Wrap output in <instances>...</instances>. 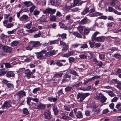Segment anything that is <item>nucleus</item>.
Instances as JSON below:
<instances>
[{
    "label": "nucleus",
    "instance_id": "c756f323",
    "mask_svg": "<svg viewBox=\"0 0 121 121\" xmlns=\"http://www.w3.org/2000/svg\"><path fill=\"white\" fill-rule=\"evenodd\" d=\"M73 35L78 37L81 38H82V36L77 32H74L73 33Z\"/></svg>",
    "mask_w": 121,
    "mask_h": 121
},
{
    "label": "nucleus",
    "instance_id": "2f4dec72",
    "mask_svg": "<svg viewBox=\"0 0 121 121\" xmlns=\"http://www.w3.org/2000/svg\"><path fill=\"white\" fill-rule=\"evenodd\" d=\"M99 33V32L98 31H96L94 33L93 35L92 36V41H93V39H95V38H97L96 37V36Z\"/></svg>",
    "mask_w": 121,
    "mask_h": 121
},
{
    "label": "nucleus",
    "instance_id": "a19ab883",
    "mask_svg": "<svg viewBox=\"0 0 121 121\" xmlns=\"http://www.w3.org/2000/svg\"><path fill=\"white\" fill-rule=\"evenodd\" d=\"M86 18H84L80 22V23L81 24H83L86 23Z\"/></svg>",
    "mask_w": 121,
    "mask_h": 121
},
{
    "label": "nucleus",
    "instance_id": "680f3d73",
    "mask_svg": "<svg viewBox=\"0 0 121 121\" xmlns=\"http://www.w3.org/2000/svg\"><path fill=\"white\" fill-rule=\"evenodd\" d=\"M6 67L8 68H9L11 67V65L9 63H6L4 64Z\"/></svg>",
    "mask_w": 121,
    "mask_h": 121
},
{
    "label": "nucleus",
    "instance_id": "4468645a",
    "mask_svg": "<svg viewBox=\"0 0 121 121\" xmlns=\"http://www.w3.org/2000/svg\"><path fill=\"white\" fill-rule=\"evenodd\" d=\"M73 54L74 53L73 51H69L66 53L64 54H63V56L65 57H68L70 56L73 55Z\"/></svg>",
    "mask_w": 121,
    "mask_h": 121
},
{
    "label": "nucleus",
    "instance_id": "9d476101",
    "mask_svg": "<svg viewBox=\"0 0 121 121\" xmlns=\"http://www.w3.org/2000/svg\"><path fill=\"white\" fill-rule=\"evenodd\" d=\"M23 4L25 5L27 7H31V8H35V7L33 3L30 1H25L23 2Z\"/></svg>",
    "mask_w": 121,
    "mask_h": 121
},
{
    "label": "nucleus",
    "instance_id": "79ce46f5",
    "mask_svg": "<svg viewBox=\"0 0 121 121\" xmlns=\"http://www.w3.org/2000/svg\"><path fill=\"white\" fill-rule=\"evenodd\" d=\"M80 45H82L80 47V48H81L84 49L85 48H87V44L85 43H84L83 44H81Z\"/></svg>",
    "mask_w": 121,
    "mask_h": 121
},
{
    "label": "nucleus",
    "instance_id": "4be33fe9",
    "mask_svg": "<svg viewBox=\"0 0 121 121\" xmlns=\"http://www.w3.org/2000/svg\"><path fill=\"white\" fill-rule=\"evenodd\" d=\"M37 28L34 27L30 29L26 30V31L30 33H32L35 31H37Z\"/></svg>",
    "mask_w": 121,
    "mask_h": 121
},
{
    "label": "nucleus",
    "instance_id": "f03ea898",
    "mask_svg": "<svg viewBox=\"0 0 121 121\" xmlns=\"http://www.w3.org/2000/svg\"><path fill=\"white\" fill-rule=\"evenodd\" d=\"M35 72V69L32 70V72L29 69H27L25 71V73L27 78L29 79L30 78H34L35 76L32 75Z\"/></svg>",
    "mask_w": 121,
    "mask_h": 121
},
{
    "label": "nucleus",
    "instance_id": "a878e982",
    "mask_svg": "<svg viewBox=\"0 0 121 121\" xmlns=\"http://www.w3.org/2000/svg\"><path fill=\"white\" fill-rule=\"evenodd\" d=\"M69 73L75 76H78V73L76 71L74 70H70V71Z\"/></svg>",
    "mask_w": 121,
    "mask_h": 121
},
{
    "label": "nucleus",
    "instance_id": "6ab92c4d",
    "mask_svg": "<svg viewBox=\"0 0 121 121\" xmlns=\"http://www.w3.org/2000/svg\"><path fill=\"white\" fill-rule=\"evenodd\" d=\"M108 10L110 12H112L113 11V12L115 14L119 15H121V12H118L115 9L113 10L112 8H108Z\"/></svg>",
    "mask_w": 121,
    "mask_h": 121
},
{
    "label": "nucleus",
    "instance_id": "4c0bfd02",
    "mask_svg": "<svg viewBox=\"0 0 121 121\" xmlns=\"http://www.w3.org/2000/svg\"><path fill=\"white\" fill-rule=\"evenodd\" d=\"M89 44L91 47L93 48L94 46L95 42H91L90 41H89Z\"/></svg>",
    "mask_w": 121,
    "mask_h": 121
},
{
    "label": "nucleus",
    "instance_id": "72a5a7b5",
    "mask_svg": "<svg viewBox=\"0 0 121 121\" xmlns=\"http://www.w3.org/2000/svg\"><path fill=\"white\" fill-rule=\"evenodd\" d=\"M68 59L69 62L71 63L74 62L75 60V58L73 57H69L68 58Z\"/></svg>",
    "mask_w": 121,
    "mask_h": 121
},
{
    "label": "nucleus",
    "instance_id": "37998d69",
    "mask_svg": "<svg viewBox=\"0 0 121 121\" xmlns=\"http://www.w3.org/2000/svg\"><path fill=\"white\" fill-rule=\"evenodd\" d=\"M56 18L54 16L51 17L50 19V20L52 21H55L56 20Z\"/></svg>",
    "mask_w": 121,
    "mask_h": 121
},
{
    "label": "nucleus",
    "instance_id": "e433bc0d",
    "mask_svg": "<svg viewBox=\"0 0 121 121\" xmlns=\"http://www.w3.org/2000/svg\"><path fill=\"white\" fill-rule=\"evenodd\" d=\"M100 76H95L92 77V78H90V79H88V81L90 82L91 81L94 80L95 79L97 78H100Z\"/></svg>",
    "mask_w": 121,
    "mask_h": 121
},
{
    "label": "nucleus",
    "instance_id": "f257e3e1",
    "mask_svg": "<svg viewBox=\"0 0 121 121\" xmlns=\"http://www.w3.org/2000/svg\"><path fill=\"white\" fill-rule=\"evenodd\" d=\"M89 94V93H78L76 96L78 101L79 102H82Z\"/></svg>",
    "mask_w": 121,
    "mask_h": 121
},
{
    "label": "nucleus",
    "instance_id": "ddd939ff",
    "mask_svg": "<svg viewBox=\"0 0 121 121\" xmlns=\"http://www.w3.org/2000/svg\"><path fill=\"white\" fill-rule=\"evenodd\" d=\"M31 43L33 47H39L40 44V42L39 41L32 42Z\"/></svg>",
    "mask_w": 121,
    "mask_h": 121
},
{
    "label": "nucleus",
    "instance_id": "6e6552de",
    "mask_svg": "<svg viewBox=\"0 0 121 121\" xmlns=\"http://www.w3.org/2000/svg\"><path fill=\"white\" fill-rule=\"evenodd\" d=\"M11 104L12 102L10 101H6L2 105V107L3 108H5V107L8 108L11 106Z\"/></svg>",
    "mask_w": 121,
    "mask_h": 121
},
{
    "label": "nucleus",
    "instance_id": "7c9ffc66",
    "mask_svg": "<svg viewBox=\"0 0 121 121\" xmlns=\"http://www.w3.org/2000/svg\"><path fill=\"white\" fill-rule=\"evenodd\" d=\"M78 29L79 32L80 33H82L83 30V28L82 26H80L78 27Z\"/></svg>",
    "mask_w": 121,
    "mask_h": 121
},
{
    "label": "nucleus",
    "instance_id": "de8ad7c7",
    "mask_svg": "<svg viewBox=\"0 0 121 121\" xmlns=\"http://www.w3.org/2000/svg\"><path fill=\"white\" fill-rule=\"evenodd\" d=\"M80 58L82 59H86L87 58L86 56L84 54H82L79 55Z\"/></svg>",
    "mask_w": 121,
    "mask_h": 121
},
{
    "label": "nucleus",
    "instance_id": "bf43d9fd",
    "mask_svg": "<svg viewBox=\"0 0 121 121\" xmlns=\"http://www.w3.org/2000/svg\"><path fill=\"white\" fill-rule=\"evenodd\" d=\"M17 59V58L16 57H12L10 60L9 62L10 63H12V62L14 61Z\"/></svg>",
    "mask_w": 121,
    "mask_h": 121
},
{
    "label": "nucleus",
    "instance_id": "052dcab7",
    "mask_svg": "<svg viewBox=\"0 0 121 121\" xmlns=\"http://www.w3.org/2000/svg\"><path fill=\"white\" fill-rule=\"evenodd\" d=\"M118 98L117 97H115L113 99L111 100V101L112 102H116L118 99Z\"/></svg>",
    "mask_w": 121,
    "mask_h": 121
},
{
    "label": "nucleus",
    "instance_id": "393cba45",
    "mask_svg": "<svg viewBox=\"0 0 121 121\" xmlns=\"http://www.w3.org/2000/svg\"><path fill=\"white\" fill-rule=\"evenodd\" d=\"M53 110L55 115H57L59 112L57 110V107L55 106H53Z\"/></svg>",
    "mask_w": 121,
    "mask_h": 121
},
{
    "label": "nucleus",
    "instance_id": "58836bf2",
    "mask_svg": "<svg viewBox=\"0 0 121 121\" xmlns=\"http://www.w3.org/2000/svg\"><path fill=\"white\" fill-rule=\"evenodd\" d=\"M72 88L71 87L68 86L65 88V90L66 92H68L70 91Z\"/></svg>",
    "mask_w": 121,
    "mask_h": 121
},
{
    "label": "nucleus",
    "instance_id": "774afa93",
    "mask_svg": "<svg viewBox=\"0 0 121 121\" xmlns=\"http://www.w3.org/2000/svg\"><path fill=\"white\" fill-rule=\"evenodd\" d=\"M51 56L54 55L56 53V51L55 50H53L51 51L50 52Z\"/></svg>",
    "mask_w": 121,
    "mask_h": 121
},
{
    "label": "nucleus",
    "instance_id": "473e14b6",
    "mask_svg": "<svg viewBox=\"0 0 121 121\" xmlns=\"http://www.w3.org/2000/svg\"><path fill=\"white\" fill-rule=\"evenodd\" d=\"M31 23V22H30V23L26 24L25 26V27L28 29H30L31 28L32 25Z\"/></svg>",
    "mask_w": 121,
    "mask_h": 121
},
{
    "label": "nucleus",
    "instance_id": "c9c22d12",
    "mask_svg": "<svg viewBox=\"0 0 121 121\" xmlns=\"http://www.w3.org/2000/svg\"><path fill=\"white\" fill-rule=\"evenodd\" d=\"M99 57L100 59H104L105 58V55L104 54H100L99 55Z\"/></svg>",
    "mask_w": 121,
    "mask_h": 121
},
{
    "label": "nucleus",
    "instance_id": "cd10ccee",
    "mask_svg": "<svg viewBox=\"0 0 121 121\" xmlns=\"http://www.w3.org/2000/svg\"><path fill=\"white\" fill-rule=\"evenodd\" d=\"M62 74L63 73L56 74L53 77V78H60L62 76Z\"/></svg>",
    "mask_w": 121,
    "mask_h": 121
},
{
    "label": "nucleus",
    "instance_id": "1a4fd4ad",
    "mask_svg": "<svg viewBox=\"0 0 121 121\" xmlns=\"http://www.w3.org/2000/svg\"><path fill=\"white\" fill-rule=\"evenodd\" d=\"M4 51L7 53H10L12 51V48L7 46H4L2 47Z\"/></svg>",
    "mask_w": 121,
    "mask_h": 121
},
{
    "label": "nucleus",
    "instance_id": "69168bd1",
    "mask_svg": "<svg viewBox=\"0 0 121 121\" xmlns=\"http://www.w3.org/2000/svg\"><path fill=\"white\" fill-rule=\"evenodd\" d=\"M60 45H62L63 46L65 45L66 44V43H65V42H64L63 41H60Z\"/></svg>",
    "mask_w": 121,
    "mask_h": 121
},
{
    "label": "nucleus",
    "instance_id": "b1692460",
    "mask_svg": "<svg viewBox=\"0 0 121 121\" xmlns=\"http://www.w3.org/2000/svg\"><path fill=\"white\" fill-rule=\"evenodd\" d=\"M116 108L118 111H121V103H118L116 106Z\"/></svg>",
    "mask_w": 121,
    "mask_h": 121
},
{
    "label": "nucleus",
    "instance_id": "5fc2aeb1",
    "mask_svg": "<svg viewBox=\"0 0 121 121\" xmlns=\"http://www.w3.org/2000/svg\"><path fill=\"white\" fill-rule=\"evenodd\" d=\"M40 13L39 11L37 10H35L34 12V14L35 15H38Z\"/></svg>",
    "mask_w": 121,
    "mask_h": 121
},
{
    "label": "nucleus",
    "instance_id": "f3484780",
    "mask_svg": "<svg viewBox=\"0 0 121 121\" xmlns=\"http://www.w3.org/2000/svg\"><path fill=\"white\" fill-rule=\"evenodd\" d=\"M75 115L77 118H82L83 116L81 111H78L77 113H75Z\"/></svg>",
    "mask_w": 121,
    "mask_h": 121
},
{
    "label": "nucleus",
    "instance_id": "dca6fc26",
    "mask_svg": "<svg viewBox=\"0 0 121 121\" xmlns=\"http://www.w3.org/2000/svg\"><path fill=\"white\" fill-rule=\"evenodd\" d=\"M101 97V102L102 103L105 102L107 99V98L102 94H101L100 95Z\"/></svg>",
    "mask_w": 121,
    "mask_h": 121
},
{
    "label": "nucleus",
    "instance_id": "423d86ee",
    "mask_svg": "<svg viewBox=\"0 0 121 121\" xmlns=\"http://www.w3.org/2000/svg\"><path fill=\"white\" fill-rule=\"evenodd\" d=\"M43 115L44 118L47 120H49L52 117L51 112L50 110H47L43 113Z\"/></svg>",
    "mask_w": 121,
    "mask_h": 121
},
{
    "label": "nucleus",
    "instance_id": "412c9836",
    "mask_svg": "<svg viewBox=\"0 0 121 121\" xmlns=\"http://www.w3.org/2000/svg\"><path fill=\"white\" fill-rule=\"evenodd\" d=\"M102 15V14L101 13L98 12H96L95 13H92L90 15V16L91 17H94L97 16H101Z\"/></svg>",
    "mask_w": 121,
    "mask_h": 121
},
{
    "label": "nucleus",
    "instance_id": "aec40b11",
    "mask_svg": "<svg viewBox=\"0 0 121 121\" xmlns=\"http://www.w3.org/2000/svg\"><path fill=\"white\" fill-rule=\"evenodd\" d=\"M14 75V72L11 71L8 72L6 74L7 77H13Z\"/></svg>",
    "mask_w": 121,
    "mask_h": 121
},
{
    "label": "nucleus",
    "instance_id": "3c124183",
    "mask_svg": "<svg viewBox=\"0 0 121 121\" xmlns=\"http://www.w3.org/2000/svg\"><path fill=\"white\" fill-rule=\"evenodd\" d=\"M73 111H71L69 114L70 117H72L73 118H75V116L73 115Z\"/></svg>",
    "mask_w": 121,
    "mask_h": 121
},
{
    "label": "nucleus",
    "instance_id": "603ef678",
    "mask_svg": "<svg viewBox=\"0 0 121 121\" xmlns=\"http://www.w3.org/2000/svg\"><path fill=\"white\" fill-rule=\"evenodd\" d=\"M108 95L111 97L114 96H115V94L112 91H110L108 93Z\"/></svg>",
    "mask_w": 121,
    "mask_h": 121
},
{
    "label": "nucleus",
    "instance_id": "f8f14e48",
    "mask_svg": "<svg viewBox=\"0 0 121 121\" xmlns=\"http://www.w3.org/2000/svg\"><path fill=\"white\" fill-rule=\"evenodd\" d=\"M105 37L104 36H100L97 37L95 39H93V41L95 40L99 42H101L104 41Z\"/></svg>",
    "mask_w": 121,
    "mask_h": 121
},
{
    "label": "nucleus",
    "instance_id": "13d9d810",
    "mask_svg": "<svg viewBox=\"0 0 121 121\" xmlns=\"http://www.w3.org/2000/svg\"><path fill=\"white\" fill-rule=\"evenodd\" d=\"M64 109L65 110L67 111H69L70 110V108L66 106H64Z\"/></svg>",
    "mask_w": 121,
    "mask_h": 121
},
{
    "label": "nucleus",
    "instance_id": "a18cd8bd",
    "mask_svg": "<svg viewBox=\"0 0 121 121\" xmlns=\"http://www.w3.org/2000/svg\"><path fill=\"white\" fill-rule=\"evenodd\" d=\"M41 35V33L40 32H39V33L38 34H35L34 36V37L35 38H36L39 37Z\"/></svg>",
    "mask_w": 121,
    "mask_h": 121
},
{
    "label": "nucleus",
    "instance_id": "7ed1b4c3",
    "mask_svg": "<svg viewBox=\"0 0 121 121\" xmlns=\"http://www.w3.org/2000/svg\"><path fill=\"white\" fill-rule=\"evenodd\" d=\"M17 96V99L18 101H20L22 97L26 96V93L25 92L22 91H20L18 92L16 94Z\"/></svg>",
    "mask_w": 121,
    "mask_h": 121
},
{
    "label": "nucleus",
    "instance_id": "864d4df0",
    "mask_svg": "<svg viewBox=\"0 0 121 121\" xmlns=\"http://www.w3.org/2000/svg\"><path fill=\"white\" fill-rule=\"evenodd\" d=\"M90 32V31L89 30L86 29L84 30V34L85 35H87Z\"/></svg>",
    "mask_w": 121,
    "mask_h": 121
},
{
    "label": "nucleus",
    "instance_id": "ea45409f",
    "mask_svg": "<svg viewBox=\"0 0 121 121\" xmlns=\"http://www.w3.org/2000/svg\"><path fill=\"white\" fill-rule=\"evenodd\" d=\"M23 113L24 114L27 115L29 113L27 109L26 108H24L23 109Z\"/></svg>",
    "mask_w": 121,
    "mask_h": 121
},
{
    "label": "nucleus",
    "instance_id": "49530a36",
    "mask_svg": "<svg viewBox=\"0 0 121 121\" xmlns=\"http://www.w3.org/2000/svg\"><path fill=\"white\" fill-rule=\"evenodd\" d=\"M68 46L66 44L65 45L63 46V48L62 49V50L63 51H65L67 50L68 48Z\"/></svg>",
    "mask_w": 121,
    "mask_h": 121
},
{
    "label": "nucleus",
    "instance_id": "09e8293b",
    "mask_svg": "<svg viewBox=\"0 0 121 121\" xmlns=\"http://www.w3.org/2000/svg\"><path fill=\"white\" fill-rule=\"evenodd\" d=\"M59 25L60 28H65L66 27V26L63 23L60 22V23Z\"/></svg>",
    "mask_w": 121,
    "mask_h": 121
},
{
    "label": "nucleus",
    "instance_id": "5701e85b",
    "mask_svg": "<svg viewBox=\"0 0 121 121\" xmlns=\"http://www.w3.org/2000/svg\"><path fill=\"white\" fill-rule=\"evenodd\" d=\"M18 41H14L12 42L11 43V46L12 47H14L17 46L19 43Z\"/></svg>",
    "mask_w": 121,
    "mask_h": 121
},
{
    "label": "nucleus",
    "instance_id": "bb28decb",
    "mask_svg": "<svg viewBox=\"0 0 121 121\" xmlns=\"http://www.w3.org/2000/svg\"><path fill=\"white\" fill-rule=\"evenodd\" d=\"M39 109H44L45 108L46 106L44 104H39Z\"/></svg>",
    "mask_w": 121,
    "mask_h": 121
},
{
    "label": "nucleus",
    "instance_id": "4d7b16f0",
    "mask_svg": "<svg viewBox=\"0 0 121 121\" xmlns=\"http://www.w3.org/2000/svg\"><path fill=\"white\" fill-rule=\"evenodd\" d=\"M13 26V23H9L7 24L6 26V27L7 28H10Z\"/></svg>",
    "mask_w": 121,
    "mask_h": 121
},
{
    "label": "nucleus",
    "instance_id": "20e7f679",
    "mask_svg": "<svg viewBox=\"0 0 121 121\" xmlns=\"http://www.w3.org/2000/svg\"><path fill=\"white\" fill-rule=\"evenodd\" d=\"M3 82L6 85V88L9 90H13L14 87L13 85L9 82V81L5 80H4L3 81Z\"/></svg>",
    "mask_w": 121,
    "mask_h": 121
},
{
    "label": "nucleus",
    "instance_id": "338daca9",
    "mask_svg": "<svg viewBox=\"0 0 121 121\" xmlns=\"http://www.w3.org/2000/svg\"><path fill=\"white\" fill-rule=\"evenodd\" d=\"M51 26L52 28L54 29H55L56 26L55 23H53L51 24Z\"/></svg>",
    "mask_w": 121,
    "mask_h": 121
},
{
    "label": "nucleus",
    "instance_id": "39448f33",
    "mask_svg": "<svg viewBox=\"0 0 121 121\" xmlns=\"http://www.w3.org/2000/svg\"><path fill=\"white\" fill-rule=\"evenodd\" d=\"M56 11V10L55 9H52L51 8H48L43 11V13L44 14H49L50 13L51 15L53 14Z\"/></svg>",
    "mask_w": 121,
    "mask_h": 121
},
{
    "label": "nucleus",
    "instance_id": "f704fd0d",
    "mask_svg": "<svg viewBox=\"0 0 121 121\" xmlns=\"http://www.w3.org/2000/svg\"><path fill=\"white\" fill-rule=\"evenodd\" d=\"M80 45V44H79L76 43L72 44L71 45V46L73 48H78L79 46V45Z\"/></svg>",
    "mask_w": 121,
    "mask_h": 121
},
{
    "label": "nucleus",
    "instance_id": "c85d7f7f",
    "mask_svg": "<svg viewBox=\"0 0 121 121\" xmlns=\"http://www.w3.org/2000/svg\"><path fill=\"white\" fill-rule=\"evenodd\" d=\"M101 94H102L101 93H99L98 94V95H95L94 96L95 99L97 100L100 99L101 97L100 96Z\"/></svg>",
    "mask_w": 121,
    "mask_h": 121
},
{
    "label": "nucleus",
    "instance_id": "a211bd4d",
    "mask_svg": "<svg viewBox=\"0 0 121 121\" xmlns=\"http://www.w3.org/2000/svg\"><path fill=\"white\" fill-rule=\"evenodd\" d=\"M113 83L117 84L116 87L118 88V86H121V81H119L116 79H113Z\"/></svg>",
    "mask_w": 121,
    "mask_h": 121
},
{
    "label": "nucleus",
    "instance_id": "6e6d98bb",
    "mask_svg": "<svg viewBox=\"0 0 121 121\" xmlns=\"http://www.w3.org/2000/svg\"><path fill=\"white\" fill-rule=\"evenodd\" d=\"M40 88H35L34 89L33 91V93L35 94L36 93V92L40 90Z\"/></svg>",
    "mask_w": 121,
    "mask_h": 121
},
{
    "label": "nucleus",
    "instance_id": "2eb2a0df",
    "mask_svg": "<svg viewBox=\"0 0 121 121\" xmlns=\"http://www.w3.org/2000/svg\"><path fill=\"white\" fill-rule=\"evenodd\" d=\"M94 10L93 9H91L90 10H89V8H87L86 9L84 10L83 12V14H86L89 12L90 13H91L94 11Z\"/></svg>",
    "mask_w": 121,
    "mask_h": 121
},
{
    "label": "nucleus",
    "instance_id": "8fccbe9b",
    "mask_svg": "<svg viewBox=\"0 0 121 121\" xmlns=\"http://www.w3.org/2000/svg\"><path fill=\"white\" fill-rule=\"evenodd\" d=\"M60 35V36L61 38L63 39L66 38L67 35L66 34H63L62 35Z\"/></svg>",
    "mask_w": 121,
    "mask_h": 121
},
{
    "label": "nucleus",
    "instance_id": "9b49d317",
    "mask_svg": "<svg viewBox=\"0 0 121 121\" xmlns=\"http://www.w3.org/2000/svg\"><path fill=\"white\" fill-rule=\"evenodd\" d=\"M28 18V16L26 15H23L21 17L20 20L23 22H26L27 21Z\"/></svg>",
    "mask_w": 121,
    "mask_h": 121
},
{
    "label": "nucleus",
    "instance_id": "0e129e2a",
    "mask_svg": "<svg viewBox=\"0 0 121 121\" xmlns=\"http://www.w3.org/2000/svg\"><path fill=\"white\" fill-rule=\"evenodd\" d=\"M115 0H112L110 3L111 5L112 6H113L115 5Z\"/></svg>",
    "mask_w": 121,
    "mask_h": 121
},
{
    "label": "nucleus",
    "instance_id": "e2e57ef3",
    "mask_svg": "<svg viewBox=\"0 0 121 121\" xmlns=\"http://www.w3.org/2000/svg\"><path fill=\"white\" fill-rule=\"evenodd\" d=\"M109 112V111L108 109H104L103 111V113L106 114L107 113Z\"/></svg>",
    "mask_w": 121,
    "mask_h": 121
},
{
    "label": "nucleus",
    "instance_id": "0eeeda50",
    "mask_svg": "<svg viewBox=\"0 0 121 121\" xmlns=\"http://www.w3.org/2000/svg\"><path fill=\"white\" fill-rule=\"evenodd\" d=\"M47 51L45 50H43L39 52L35 53V54L36 55L37 58L39 59H41L44 57L43 54L45 53Z\"/></svg>",
    "mask_w": 121,
    "mask_h": 121
},
{
    "label": "nucleus",
    "instance_id": "c03bdc74",
    "mask_svg": "<svg viewBox=\"0 0 121 121\" xmlns=\"http://www.w3.org/2000/svg\"><path fill=\"white\" fill-rule=\"evenodd\" d=\"M50 45L54 44L56 43H58V40H55L52 41H50Z\"/></svg>",
    "mask_w": 121,
    "mask_h": 121
}]
</instances>
